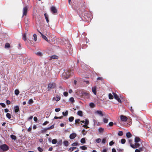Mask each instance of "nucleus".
<instances>
[{
  "label": "nucleus",
  "mask_w": 152,
  "mask_h": 152,
  "mask_svg": "<svg viewBox=\"0 0 152 152\" xmlns=\"http://www.w3.org/2000/svg\"><path fill=\"white\" fill-rule=\"evenodd\" d=\"M72 68H69V67H65V68L64 69V72L63 74L66 79H67L69 76L73 74Z\"/></svg>",
  "instance_id": "obj_1"
},
{
  "label": "nucleus",
  "mask_w": 152,
  "mask_h": 152,
  "mask_svg": "<svg viewBox=\"0 0 152 152\" xmlns=\"http://www.w3.org/2000/svg\"><path fill=\"white\" fill-rule=\"evenodd\" d=\"M140 139L138 137H136L134 139V142H135V145L131 143L130 146L133 148H136L140 146V144L138 143L140 141Z\"/></svg>",
  "instance_id": "obj_2"
},
{
  "label": "nucleus",
  "mask_w": 152,
  "mask_h": 152,
  "mask_svg": "<svg viewBox=\"0 0 152 152\" xmlns=\"http://www.w3.org/2000/svg\"><path fill=\"white\" fill-rule=\"evenodd\" d=\"M56 87V84L55 83L50 82L48 84V91H50L51 89H54Z\"/></svg>",
  "instance_id": "obj_3"
},
{
  "label": "nucleus",
  "mask_w": 152,
  "mask_h": 152,
  "mask_svg": "<svg viewBox=\"0 0 152 152\" xmlns=\"http://www.w3.org/2000/svg\"><path fill=\"white\" fill-rule=\"evenodd\" d=\"M0 148L3 151H6L9 149V147L5 144L1 145Z\"/></svg>",
  "instance_id": "obj_4"
},
{
  "label": "nucleus",
  "mask_w": 152,
  "mask_h": 152,
  "mask_svg": "<svg viewBox=\"0 0 152 152\" xmlns=\"http://www.w3.org/2000/svg\"><path fill=\"white\" fill-rule=\"evenodd\" d=\"M113 94L114 96L115 99L117 100L119 102L121 103V101L120 99L119 98V96L117 94L113 92Z\"/></svg>",
  "instance_id": "obj_5"
},
{
  "label": "nucleus",
  "mask_w": 152,
  "mask_h": 152,
  "mask_svg": "<svg viewBox=\"0 0 152 152\" xmlns=\"http://www.w3.org/2000/svg\"><path fill=\"white\" fill-rule=\"evenodd\" d=\"M27 10L28 8L27 7H25L23 8V14L22 18H23L24 16H26V15Z\"/></svg>",
  "instance_id": "obj_6"
},
{
  "label": "nucleus",
  "mask_w": 152,
  "mask_h": 152,
  "mask_svg": "<svg viewBox=\"0 0 152 152\" xmlns=\"http://www.w3.org/2000/svg\"><path fill=\"white\" fill-rule=\"evenodd\" d=\"M120 118L121 121H126L127 120V118L124 115H121L120 116Z\"/></svg>",
  "instance_id": "obj_7"
},
{
  "label": "nucleus",
  "mask_w": 152,
  "mask_h": 152,
  "mask_svg": "<svg viewBox=\"0 0 152 152\" xmlns=\"http://www.w3.org/2000/svg\"><path fill=\"white\" fill-rule=\"evenodd\" d=\"M77 136V134L76 133H72L69 136V138L71 139H73Z\"/></svg>",
  "instance_id": "obj_8"
},
{
  "label": "nucleus",
  "mask_w": 152,
  "mask_h": 152,
  "mask_svg": "<svg viewBox=\"0 0 152 152\" xmlns=\"http://www.w3.org/2000/svg\"><path fill=\"white\" fill-rule=\"evenodd\" d=\"M51 10L53 13H55L57 12V10L54 6H52L51 7Z\"/></svg>",
  "instance_id": "obj_9"
},
{
  "label": "nucleus",
  "mask_w": 152,
  "mask_h": 152,
  "mask_svg": "<svg viewBox=\"0 0 152 152\" xmlns=\"http://www.w3.org/2000/svg\"><path fill=\"white\" fill-rule=\"evenodd\" d=\"M15 112L16 113L18 112L20 110V108L18 106H16L14 107Z\"/></svg>",
  "instance_id": "obj_10"
},
{
  "label": "nucleus",
  "mask_w": 152,
  "mask_h": 152,
  "mask_svg": "<svg viewBox=\"0 0 152 152\" xmlns=\"http://www.w3.org/2000/svg\"><path fill=\"white\" fill-rule=\"evenodd\" d=\"M106 118H103V122L105 124L108 123L109 117L107 116Z\"/></svg>",
  "instance_id": "obj_11"
},
{
  "label": "nucleus",
  "mask_w": 152,
  "mask_h": 152,
  "mask_svg": "<svg viewBox=\"0 0 152 152\" xmlns=\"http://www.w3.org/2000/svg\"><path fill=\"white\" fill-rule=\"evenodd\" d=\"M95 113L98 114L101 116H103V114L102 112L100 110H97L95 112Z\"/></svg>",
  "instance_id": "obj_12"
},
{
  "label": "nucleus",
  "mask_w": 152,
  "mask_h": 152,
  "mask_svg": "<svg viewBox=\"0 0 152 152\" xmlns=\"http://www.w3.org/2000/svg\"><path fill=\"white\" fill-rule=\"evenodd\" d=\"M96 87L94 86L92 88V90L93 93L95 95H96Z\"/></svg>",
  "instance_id": "obj_13"
},
{
  "label": "nucleus",
  "mask_w": 152,
  "mask_h": 152,
  "mask_svg": "<svg viewBox=\"0 0 152 152\" xmlns=\"http://www.w3.org/2000/svg\"><path fill=\"white\" fill-rule=\"evenodd\" d=\"M44 15L45 16V18L46 20V22L47 23H48L49 21V20L48 18V15L46 13H45L44 14Z\"/></svg>",
  "instance_id": "obj_14"
},
{
  "label": "nucleus",
  "mask_w": 152,
  "mask_h": 152,
  "mask_svg": "<svg viewBox=\"0 0 152 152\" xmlns=\"http://www.w3.org/2000/svg\"><path fill=\"white\" fill-rule=\"evenodd\" d=\"M40 34L41 35L42 37L47 42H48V40L47 37H46V36H45L42 33H40Z\"/></svg>",
  "instance_id": "obj_15"
},
{
  "label": "nucleus",
  "mask_w": 152,
  "mask_h": 152,
  "mask_svg": "<svg viewBox=\"0 0 152 152\" xmlns=\"http://www.w3.org/2000/svg\"><path fill=\"white\" fill-rule=\"evenodd\" d=\"M104 129L102 127H100L98 129V132L100 133H102L104 132Z\"/></svg>",
  "instance_id": "obj_16"
},
{
  "label": "nucleus",
  "mask_w": 152,
  "mask_h": 152,
  "mask_svg": "<svg viewBox=\"0 0 152 152\" xmlns=\"http://www.w3.org/2000/svg\"><path fill=\"white\" fill-rule=\"evenodd\" d=\"M63 143L65 146H67L69 145V142L67 140L64 141Z\"/></svg>",
  "instance_id": "obj_17"
},
{
  "label": "nucleus",
  "mask_w": 152,
  "mask_h": 152,
  "mask_svg": "<svg viewBox=\"0 0 152 152\" xmlns=\"http://www.w3.org/2000/svg\"><path fill=\"white\" fill-rule=\"evenodd\" d=\"M54 99L56 101H59L61 99V97L60 96H59L58 95H57L56 96V97L54 98Z\"/></svg>",
  "instance_id": "obj_18"
},
{
  "label": "nucleus",
  "mask_w": 152,
  "mask_h": 152,
  "mask_svg": "<svg viewBox=\"0 0 152 152\" xmlns=\"http://www.w3.org/2000/svg\"><path fill=\"white\" fill-rule=\"evenodd\" d=\"M132 136V135L131 133L129 132H127L126 134V136L128 138H129L131 137Z\"/></svg>",
  "instance_id": "obj_19"
},
{
  "label": "nucleus",
  "mask_w": 152,
  "mask_h": 152,
  "mask_svg": "<svg viewBox=\"0 0 152 152\" xmlns=\"http://www.w3.org/2000/svg\"><path fill=\"white\" fill-rule=\"evenodd\" d=\"M20 92L18 90L16 89L15 91V94L16 95H18L19 94Z\"/></svg>",
  "instance_id": "obj_20"
},
{
  "label": "nucleus",
  "mask_w": 152,
  "mask_h": 152,
  "mask_svg": "<svg viewBox=\"0 0 152 152\" xmlns=\"http://www.w3.org/2000/svg\"><path fill=\"white\" fill-rule=\"evenodd\" d=\"M77 114L80 116H83V113L81 111H78L77 112Z\"/></svg>",
  "instance_id": "obj_21"
},
{
  "label": "nucleus",
  "mask_w": 152,
  "mask_h": 152,
  "mask_svg": "<svg viewBox=\"0 0 152 152\" xmlns=\"http://www.w3.org/2000/svg\"><path fill=\"white\" fill-rule=\"evenodd\" d=\"M58 58V57L56 55H53L50 57V59H57Z\"/></svg>",
  "instance_id": "obj_22"
},
{
  "label": "nucleus",
  "mask_w": 152,
  "mask_h": 152,
  "mask_svg": "<svg viewBox=\"0 0 152 152\" xmlns=\"http://www.w3.org/2000/svg\"><path fill=\"white\" fill-rule=\"evenodd\" d=\"M80 142L82 143H83V144L85 143L86 142V140H85V138H82L80 140Z\"/></svg>",
  "instance_id": "obj_23"
},
{
  "label": "nucleus",
  "mask_w": 152,
  "mask_h": 152,
  "mask_svg": "<svg viewBox=\"0 0 152 152\" xmlns=\"http://www.w3.org/2000/svg\"><path fill=\"white\" fill-rule=\"evenodd\" d=\"M10 47V45L8 43L5 44V48H8Z\"/></svg>",
  "instance_id": "obj_24"
},
{
  "label": "nucleus",
  "mask_w": 152,
  "mask_h": 152,
  "mask_svg": "<svg viewBox=\"0 0 152 152\" xmlns=\"http://www.w3.org/2000/svg\"><path fill=\"white\" fill-rule=\"evenodd\" d=\"M108 96L109 99H113V96L111 93L109 94Z\"/></svg>",
  "instance_id": "obj_25"
},
{
  "label": "nucleus",
  "mask_w": 152,
  "mask_h": 152,
  "mask_svg": "<svg viewBox=\"0 0 152 152\" xmlns=\"http://www.w3.org/2000/svg\"><path fill=\"white\" fill-rule=\"evenodd\" d=\"M74 117L73 116H71L69 118V120L70 122L72 121L74 119Z\"/></svg>",
  "instance_id": "obj_26"
},
{
  "label": "nucleus",
  "mask_w": 152,
  "mask_h": 152,
  "mask_svg": "<svg viewBox=\"0 0 152 152\" xmlns=\"http://www.w3.org/2000/svg\"><path fill=\"white\" fill-rule=\"evenodd\" d=\"M77 148L76 147H70L69 149V151H73L75 149Z\"/></svg>",
  "instance_id": "obj_27"
},
{
  "label": "nucleus",
  "mask_w": 152,
  "mask_h": 152,
  "mask_svg": "<svg viewBox=\"0 0 152 152\" xmlns=\"http://www.w3.org/2000/svg\"><path fill=\"white\" fill-rule=\"evenodd\" d=\"M6 116V117L9 119H10L11 118V114L9 113H7Z\"/></svg>",
  "instance_id": "obj_28"
},
{
  "label": "nucleus",
  "mask_w": 152,
  "mask_h": 152,
  "mask_svg": "<svg viewBox=\"0 0 152 152\" xmlns=\"http://www.w3.org/2000/svg\"><path fill=\"white\" fill-rule=\"evenodd\" d=\"M80 148L83 150H86L87 148L86 147L84 146H80Z\"/></svg>",
  "instance_id": "obj_29"
},
{
  "label": "nucleus",
  "mask_w": 152,
  "mask_h": 152,
  "mask_svg": "<svg viewBox=\"0 0 152 152\" xmlns=\"http://www.w3.org/2000/svg\"><path fill=\"white\" fill-rule=\"evenodd\" d=\"M37 149L39 152H42L43 151V148H41L40 147H39L37 148Z\"/></svg>",
  "instance_id": "obj_30"
},
{
  "label": "nucleus",
  "mask_w": 152,
  "mask_h": 152,
  "mask_svg": "<svg viewBox=\"0 0 152 152\" xmlns=\"http://www.w3.org/2000/svg\"><path fill=\"white\" fill-rule=\"evenodd\" d=\"M11 138L13 140H15L16 139V136L13 135H11L10 136Z\"/></svg>",
  "instance_id": "obj_31"
},
{
  "label": "nucleus",
  "mask_w": 152,
  "mask_h": 152,
  "mask_svg": "<svg viewBox=\"0 0 152 152\" xmlns=\"http://www.w3.org/2000/svg\"><path fill=\"white\" fill-rule=\"evenodd\" d=\"M47 130H48L46 128H44L43 129L41 130V131L42 133H45Z\"/></svg>",
  "instance_id": "obj_32"
},
{
  "label": "nucleus",
  "mask_w": 152,
  "mask_h": 152,
  "mask_svg": "<svg viewBox=\"0 0 152 152\" xmlns=\"http://www.w3.org/2000/svg\"><path fill=\"white\" fill-rule=\"evenodd\" d=\"M23 39L24 41H26V33L24 34L23 35Z\"/></svg>",
  "instance_id": "obj_33"
},
{
  "label": "nucleus",
  "mask_w": 152,
  "mask_h": 152,
  "mask_svg": "<svg viewBox=\"0 0 152 152\" xmlns=\"http://www.w3.org/2000/svg\"><path fill=\"white\" fill-rule=\"evenodd\" d=\"M57 142V140L56 139H53L52 141V143L53 144H55Z\"/></svg>",
  "instance_id": "obj_34"
},
{
  "label": "nucleus",
  "mask_w": 152,
  "mask_h": 152,
  "mask_svg": "<svg viewBox=\"0 0 152 152\" xmlns=\"http://www.w3.org/2000/svg\"><path fill=\"white\" fill-rule=\"evenodd\" d=\"M54 128V125H53L47 128L48 130H50L53 129Z\"/></svg>",
  "instance_id": "obj_35"
},
{
  "label": "nucleus",
  "mask_w": 152,
  "mask_h": 152,
  "mask_svg": "<svg viewBox=\"0 0 152 152\" xmlns=\"http://www.w3.org/2000/svg\"><path fill=\"white\" fill-rule=\"evenodd\" d=\"M101 140L100 138H98L96 140V141L97 143H100L101 142Z\"/></svg>",
  "instance_id": "obj_36"
},
{
  "label": "nucleus",
  "mask_w": 152,
  "mask_h": 152,
  "mask_svg": "<svg viewBox=\"0 0 152 152\" xmlns=\"http://www.w3.org/2000/svg\"><path fill=\"white\" fill-rule=\"evenodd\" d=\"M34 37V40L35 41H36L37 40V35L35 34H34L33 35Z\"/></svg>",
  "instance_id": "obj_37"
},
{
  "label": "nucleus",
  "mask_w": 152,
  "mask_h": 152,
  "mask_svg": "<svg viewBox=\"0 0 152 152\" xmlns=\"http://www.w3.org/2000/svg\"><path fill=\"white\" fill-rule=\"evenodd\" d=\"M36 54L39 56H42V53L41 52H38L37 53H36Z\"/></svg>",
  "instance_id": "obj_38"
},
{
  "label": "nucleus",
  "mask_w": 152,
  "mask_h": 152,
  "mask_svg": "<svg viewBox=\"0 0 152 152\" xmlns=\"http://www.w3.org/2000/svg\"><path fill=\"white\" fill-rule=\"evenodd\" d=\"M87 131H86V130L84 129H83L82 130V133L83 135H85L87 133Z\"/></svg>",
  "instance_id": "obj_39"
},
{
  "label": "nucleus",
  "mask_w": 152,
  "mask_h": 152,
  "mask_svg": "<svg viewBox=\"0 0 152 152\" xmlns=\"http://www.w3.org/2000/svg\"><path fill=\"white\" fill-rule=\"evenodd\" d=\"M89 124V121L88 119H85V124L88 125Z\"/></svg>",
  "instance_id": "obj_40"
},
{
  "label": "nucleus",
  "mask_w": 152,
  "mask_h": 152,
  "mask_svg": "<svg viewBox=\"0 0 152 152\" xmlns=\"http://www.w3.org/2000/svg\"><path fill=\"white\" fill-rule=\"evenodd\" d=\"M34 102L33 101L32 99H30L29 100L28 102V104H31L33 103Z\"/></svg>",
  "instance_id": "obj_41"
},
{
  "label": "nucleus",
  "mask_w": 152,
  "mask_h": 152,
  "mask_svg": "<svg viewBox=\"0 0 152 152\" xmlns=\"http://www.w3.org/2000/svg\"><path fill=\"white\" fill-rule=\"evenodd\" d=\"M78 145H79L78 144V143L77 142H74L72 144V145L73 146H77Z\"/></svg>",
  "instance_id": "obj_42"
},
{
  "label": "nucleus",
  "mask_w": 152,
  "mask_h": 152,
  "mask_svg": "<svg viewBox=\"0 0 152 152\" xmlns=\"http://www.w3.org/2000/svg\"><path fill=\"white\" fill-rule=\"evenodd\" d=\"M69 100L72 103L74 102H75L74 99L72 97L70 98L69 99Z\"/></svg>",
  "instance_id": "obj_43"
},
{
  "label": "nucleus",
  "mask_w": 152,
  "mask_h": 152,
  "mask_svg": "<svg viewBox=\"0 0 152 152\" xmlns=\"http://www.w3.org/2000/svg\"><path fill=\"white\" fill-rule=\"evenodd\" d=\"M89 106L91 107H94L95 106V104L94 103L91 102L90 103Z\"/></svg>",
  "instance_id": "obj_44"
},
{
  "label": "nucleus",
  "mask_w": 152,
  "mask_h": 152,
  "mask_svg": "<svg viewBox=\"0 0 152 152\" xmlns=\"http://www.w3.org/2000/svg\"><path fill=\"white\" fill-rule=\"evenodd\" d=\"M118 135L119 136H122L123 134V132L122 131H119L118 132Z\"/></svg>",
  "instance_id": "obj_45"
},
{
  "label": "nucleus",
  "mask_w": 152,
  "mask_h": 152,
  "mask_svg": "<svg viewBox=\"0 0 152 152\" xmlns=\"http://www.w3.org/2000/svg\"><path fill=\"white\" fill-rule=\"evenodd\" d=\"M68 114V112L67 111H66L65 113L63 112V114L64 116H66Z\"/></svg>",
  "instance_id": "obj_46"
},
{
  "label": "nucleus",
  "mask_w": 152,
  "mask_h": 152,
  "mask_svg": "<svg viewBox=\"0 0 152 152\" xmlns=\"http://www.w3.org/2000/svg\"><path fill=\"white\" fill-rule=\"evenodd\" d=\"M121 142L122 144H124L126 142V140L124 139H122L121 140Z\"/></svg>",
  "instance_id": "obj_47"
},
{
  "label": "nucleus",
  "mask_w": 152,
  "mask_h": 152,
  "mask_svg": "<svg viewBox=\"0 0 152 152\" xmlns=\"http://www.w3.org/2000/svg\"><path fill=\"white\" fill-rule=\"evenodd\" d=\"M114 124L112 122H110L108 124V125L109 126H113Z\"/></svg>",
  "instance_id": "obj_48"
},
{
  "label": "nucleus",
  "mask_w": 152,
  "mask_h": 152,
  "mask_svg": "<svg viewBox=\"0 0 152 152\" xmlns=\"http://www.w3.org/2000/svg\"><path fill=\"white\" fill-rule=\"evenodd\" d=\"M114 144V142L113 141H111L109 142V145L110 146L113 145Z\"/></svg>",
  "instance_id": "obj_49"
},
{
  "label": "nucleus",
  "mask_w": 152,
  "mask_h": 152,
  "mask_svg": "<svg viewBox=\"0 0 152 152\" xmlns=\"http://www.w3.org/2000/svg\"><path fill=\"white\" fill-rule=\"evenodd\" d=\"M63 94L64 96H68V94L67 92H64L63 93Z\"/></svg>",
  "instance_id": "obj_50"
},
{
  "label": "nucleus",
  "mask_w": 152,
  "mask_h": 152,
  "mask_svg": "<svg viewBox=\"0 0 152 152\" xmlns=\"http://www.w3.org/2000/svg\"><path fill=\"white\" fill-rule=\"evenodd\" d=\"M0 105L1 106L3 107H6V105L4 103H1Z\"/></svg>",
  "instance_id": "obj_51"
},
{
  "label": "nucleus",
  "mask_w": 152,
  "mask_h": 152,
  "mask_svg": "<svg viewBox=\"0 0 152 152\" xmlns=\"http://www.w3.org/2000/svg\"><path fill=\"white\" fill-rule=\"evenodd\" d=\"M106 141V140L105 138H103L102 140V143L104 144Z\"/></svg>",
  "instance_id": "obj_52"
},
{
  "label": "nucleus",
  "mask_w": 152,
  "mask_h": 152,
  "mask_svg": "<svg viewBox=\"0 0 152 152\" xmlns=\"http://www.w3.org/2000/svg\"><path fill=\"white\" fill-rule=\"evenodd\" d=\"M49 123V122L48 121H46L43 124V126H45L46 125V124H48Z\"/></svg>",
  "instance_id": "obj_53"
},
{
  "label": "nucleus",
  "mask_w": 152,
  "mask_h": 152,
  "mask_svg": "<svg viewBox=\"0 0 152 152\" xmlns=\"http://www.w3.org/2000/svg\"><path fill=\"white\" fill-rule=\"evenodd\" d=\"M83 127L86 128V129L88 128L89 127L87 125L85 124L83 126Z\"/></svg>",
  "instance_id": "obj_54"
},
{
  "label": "nucleus",
  "mask_w": 152,
  "mask_h": 152,
  "mask_svg": "<svg viewBox=\"0 0 152 152\" xmlns=\"http://www.w3.org/2000/svg\"><path fill=\"white\" fill-rule=\"evenodd\" d=\"M80 121V119H76L75 120V123H79Z\"/></svg>",
  "instance_id": "obj_55"
},
{
  "label": "nucleus",
  "mask_w": 152,
  "mask_h": 152,
  "mask_svg": "<svg viewBox=\"0 0 152 152\" xmlns=\"http://www.w3.org/2000/svg\"><path fill=\"white\" fill-rule=\"evenodd\" d=\"M60 109L59 108H56L55 109V111L56 112H58L60 110Z\"/></svg>",
  "instance_id": "obj_56"
},
{
  "label": "nucleus",
  "mask_w": 152,
  "mask_h": 152,
  "mask_svg": "<svg viewBox=\"0 0 152 152\" xmlns=\"http://www.w3.org/2000/svg\"><path fill=\"white\" fill-rule=\"evenodd\" d=\"M118 151L119 152H122L124 150L123 149L119 148L117 149Z\"/></svg>",
  "instance_id": "obj_57"
},
{
  "label": "nucleus",
  "mask_w": 152,
  "mask_h": 152,
  "mask_svg": "<svg viewBox=\"0 0 152 152\" xmlns=\"http://www.w3.org/2000/svg\"><path fill=\"white\" fill-rule=\"evenodd\" d=\"M10 103H11V102L10 100H7L6 101V104H10Z\"/></svg>",
  "instance_id": "obj_58"
},
{
  "label": "nucleus",
  "mask_w": 152,
  "mask_h": 152,
  "mask_svg": "<svg viewBox=\"0 0 152 152\" xmlns=\"http://www.w3.org/2000/svg\"><path fill=\"white\" fill-rule=\"evenodd\" d=\"M34 121L37 122V118L36 117H34Z\"/></svg>",
  "instance_id": "obj_59"
},
{
  "label": "nucleus",
  "mask_w": 152,
  "mask_h": 152,
  "mask_svg": "<svg viewBox=\"0 0 152 152\" xmlns=\"http://www.w3.org/2000/svg\"><path fill=\"white\" fill-rule=\"evenodd\" d=\"M107 150L106 149H104L102 151V152H107Z\"/></svg>",
  "instance_id": "obj_60"
},
{
  "label": "nucleus",
  "mask_w": 152,
  "mask_h": 152,
  "mask_svg": "<svg viewBox=\"0 0 152 152\" xmlns=\"http://www.w3.org/2000/svg\"><path fill=\"white\" fill-rule=\"evenodd\" d=\"M130 110L133 113V111H134V110H133L132 109V107H130Z\"/></svg>",
  "instance_id": "obj_61"
},
{
  "label": "nucleus",
  "mask_w": 152,
  "mask_h": 152,
  "mask_svg": "<svg viewBox=\"0 0 152 152\" xmlns=\"http://www.w3.org/2000/svg\"><path fill=\"white\" fill-rule=\"evenodd\" d=\"M97 80H102V78L101 77H98L97 78Z\"/></svg>",
  "instance_id": "obj_62"
},
{
  "label": "nucleus",
  "mask_w": 152,
  "mask_h": 152,
  "mask_svg": "<svg viewBox=\"0 0 152 152\" xmlns=\"http://www.w3.org/2000/svg\"><path fill=\"white\" fill-rule=\"evenodd\" d=\"M140 150L138 149H136L135 151V152H140Z\"/></svg>",
  "instance_id": "obj_63"
},
{
  "label": "nucleus",
  "mask_w": 152,
  "mask_h": 152,
  "mask_svg": "<svg viewBox=\"0 0 152 152\" xmlns=\"http://www.w3.org/2000/svg\"><path fill=\"white\" fill-rule=\"evenodd\" d=\"M112 152H116V150L115 149L113 148L112 149Z\"/></svg>",
  "instance_id": "obj_64"
}]
</instances>
